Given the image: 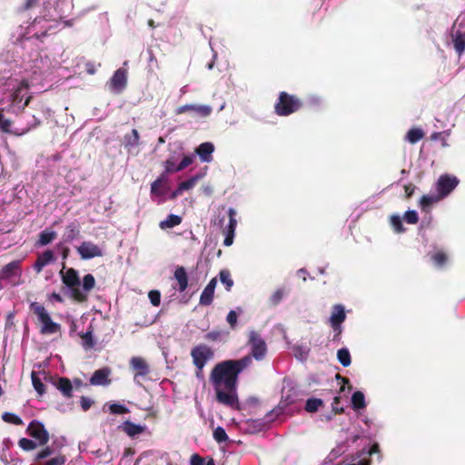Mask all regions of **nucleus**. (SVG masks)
I'll list each match as a JSON object with an SVG mask.
<instances>
[{
  "label": "nucleus",
  "instance_id": "1",
  "mask_svg": "<svg viewBox=\"0 0 465 465\" xmlns=\"http://www.w3.org/2000/svg\"><path fill=\"white\" fill-rule=\"evenodd\" d=\"M251 365L250 357L226 360L217 363L210 373V382L215 391L216 401L225 406L238 409L237 383L239 374Z\"/></svg>",
  "mask_w": 465,
  "mask_h": 465
},
{
  "label": "nucleus",
  "instance_id": "2",
  "mask_svg": "<svg viewBox=\"0 0 465 465\" xmlns=\"http://www.w3.org/2000/svg\"><path fill=\"white\" fill-rule=\"evenodd\" d=\"M459 180L448 174L440 175L436 183V193L423 195L419 203H434L449 195L458 185Z\"/></svg>",
  "mask_w": 465,
  "mask_h": 465
},
{
  "label": "nucleus",
  "instance_id": "3",
  "mask_svg": "<svg viewBox=\"0 0 465 465\" xmlns=\"http://www.w3.org/2000/svg\"><path fill=\"white\" fill-rule=\"evenodd\" d=\"M303 106L301 98L287 92H280L274 104V112L279 116H289L298 112Z\"/></svg>",
  "mask_w": 465,
  "mask_h": 465
},
{
  "label": "nucleus",
  "instance_id": "4",
  "mask_svg": "<svg viewBox=\"0 0 465 465\" xmlns=\"http://www.w3.org/2000/svg\"><path fill=\"white\" fill-rule=\"evenodd\" d=\"M63 283L71 291V297L78 302L87 301V295L84 293L78 287L80 285V278L78 272L74 268H68L64 271V266L60 271Z\"/></svg>",
  "mask_w": 465,
  "mask_h": 465
},
{
  "label": "nucleus",
  "instance_id": "5",
  "mask_svg": "<svg viewBox=\"0 0 465 465\" xmlns=\"http://www.w3.org/2000/svg\"><path fill=\"white\" fill-rule=\"evenodd\" d=\"M193 363L196 368L195 375L199 379L203 378V368L214 356L213 350L203 343L194 346L190 352Z\"/></svg>",
  "mask_w": 465,
  "mask_h": 465
},
{
  "label": "nucleus",
  "instance_id": "6",
  "mask_svg": "<svg viewBox=\"0 0 465 465\" xmlns=\"http://www.w3.org/2000/svg\"><path fill=\"white\" fill-rule=\"evenodd\" d=\"M30 310L37 316L38 321L42 323L40 330L42 334H54L60 331V324L52 321L49 313L42 304L34 302L30 304Z\"/></svg>",
  "mask_w": 465,
  "mask_h": 465
},
{
  "label": "nucleus",
  "instance_id": "7",
  "mask_svg": "<svg viewBox=\"0 0 465 465\" xmlns=\"http://www.w3.org/2000/svg\"><path fill=\"white\" fill-rule=\"evenodd\" d=\"M248 345L251 347V351L245 357H250L251 362L252 361V359H255L256 361H262L265 359L268 351L267 345L258 331L254 330L249 331Z\"/></svg>",
  "mask_w": 465,
  "mask_h": 465
},
{
  "label": "nucleus",
  "instance_id": "8",
  "mask_svg": "<svg viewBox=\"0 0 465 465\" xmlns=\"http://www.w3.org/2000/svg\"><path fill=\"white\" fill-rule=\"evenodd\" d=\"M228 213V223L224 224L225 223V216L218 217V224L223 229V232L225 235V238L223 240V244L225 246H231L233 242L234 239V233H235V228L237 225V221L235 219L236 212L230 208L227 212Z\"/></svg>",
  "mask_w": 465,
  "mask_h": 465
},
{
  "label": "nucleus",
  "instance_id": "9",
  "mask_svg": "<svg viewBox=\"0 0 465 465\" xmlns=\"http://www.w3.org/2000/svg\"><path fill=\"white\" fill-rule=\"evenodd\" d=\"M346 320L344 306L335 304L331 308V314L329 320L330 325L334 331L333 340L339 341L342 332L341 323Z\"/></svg>",
  "mask_w": 465,
  "mask_h": 465
},
{
  "label": "nucleus",
  "instance_id": "10",
  "mask_svg": "<svg viewBox=\"0 0 465 465\" xmlns=\"http://www.w3.org/2000/svg\"><path fill=\"white\" fill-rule=\"evenodd\" d=\"M26 434L39 444V446H45L50 440L49 432L45 429V425L37 420H33L26 428Z\"/></svg>",
  "mask_w": 465,
  "mask_h": 465
},
{
  "label": "nucleus",
  "instance_id": "11",
  "mask_svg": "<svg viewBox=\"0 0 465 465\" xmlns=\"http://www.w3.org/2000/svg\"><path fill=\"white\" fill-rule=\"evenodd\" d=\"M127 85V72L123 68L117 69L109 82V88L112 92L120 94Z\"/></svg>",
  "mask_w": 465,
  "mask_h": 465
},
{
  "label": "nucleus",
  "instance_id": "12",
  "mask_svg": "<svg viewBox=\"0 0 465 465\" xmlns=\"http://www.w3.org/2000/svg\"><path fill=\"white\" fill-rule=\"evenodd\" d=\"M77 252L83 260H89L94 257L103 256L102 249L92 242L85 241L77 247Z\"/></svg>",
  "mask_w": 465,
  "mask_h": 465
},
{
  "label": "nucleus",
  "instance_id": "13",
  "mask_svg": "<svg viewBox=\"0 0 465 465\" xmlns=\"http://www.w3.org/2000/svg\"><path fill=\"white\" fill-rule=\"evenodd\" d=\"M212 107L205 104H184L176 108V114L193 113L201 117H207L212 113Z\"/></svg>",
  "mask_w": 465,
  "mask_h": 465
},
{
  "label": "nucleus",
  "instance_id": "14",
  "mask_svg": "<svg viewBox=\"0 0 465 465\" xmlns=\"http://www.w3.org/2000/svg\"><path fill=\"white\" fill-rule=\"evenodd\" d=\"M22 273L21 262L12 261L0 270V280H10L15 276L20 277Z\"/></svg>",
  "mask_w": 465,
  "mask_h": 465
},
{
  "label": "nucleus",
  "instance_id": "15",
  "mask_svg": "<svg viewBox=\"0 0 465 465\" xmlns=\"http://www.w3.org/2000/svg\"><path fill=\"white\" fill-rule=\"evenodd\" d=\"M129 364L130 368L134 371V379L139 376L145 377L150 373V366L142 357H133Z\"/></svg>",
  "mask_w": 465,
  "mask_h": 465
},
{
  "label": "nucleus",
  "instance_id": "16",
  "mask_svg": "<svg viewBox=\"0 0 465 465\" xmlns=\"http://www.w3.org/2000/svg\"><path fill=\"white\" fill-rule=\"evenodd\" d=\"M111 370L107 367L95 371L90 378V384L94 386H106L111 383L109 375Z\"/></svg>",
  "mask_w": 465,
  "mask_h": 465
},
{
  "label": "nucleus",
  "instance_id": "17",
  "mask_svg": "<svg viewBox=\"0 0 465 465\" xmlns=\"http://www.w3.org/2000/svg\"><path fill=\"white\" fill-rule=\"evenodd\" d=\"M216 283H217L216 278H213L209 282V283L205 286V288L203 289V291L200 296V304L201 305L208 306V305L212 304V302L213 301V294H214Z\"/></svg>",
  "mask_w": 465,
  "mask_h": 465
},
{
  "label": "nucleus",
  "instance_id": "18",
  "mask_svg": "<svg viewBox=\"0 0 465 465\" xmlns=\"http://www.w3.org/2000/svg\"><path fill=\"white\" fill-rule=\"evenodd\" d=\"M168 179L165 173H162L151 186V193L153 195L162 196L167 193Z\"/></svg>",
  "mask_w": 465,
  "mask_h": 465
},
{
  "label": "nucleus",
  "instance_id": "19",
  "mask_svg": "<svg viewBox=\"0 0 465 465\" xmlns=\"http://www.w3.org/2000/svg\"><path fill=\"white\" fill-rule=\"evenodd\" d=\"M450 36L456 53L461 55L465 52V32L460 29H453Z\"/></svg>",
  "mask_w": 465,
  "mask_h": 465
},
{
  "label": "nucleus",
  "instance_id": "20",
  "mask_svg": "<svg viewBox=\"0 0 465 465\" xmlns=\"http://www.w3.org/2000/svg\"><path fill=\"white\" fill-rule=\"evenodd\" d=\"M214 151V145L212 143L205 142L201 143L195 153L199 155L202 162L209 163L212 160V154Z\"/></svg>",
  "mask_w": 465,
  "mask_h": 465
},
{
  "label": "nucleus",
  "instance_id": "21",
  "mask_svg": "<svg viewBox=\"0 0 465 465\" xmlns=\"http://www.w3.org/2000/svg\"><path fill=\"white\" fill-rule=\"evenodd\" d=\"M54 260V252L51 250L45 251L42 254L38 255L34 264V269L36 272H40L45 266Z\"/></svg>",
  "mask_w": 465,
  "mask_h": 465
},
{
  "label": "nucleus",
  "instance_id": "22",
  "mask_svg": "<svg viewBox=\"0 0 465 465\" xmlns=\"http://www.w3.org/2000/svg\"><path fill=\"white\" fill-rule=\"evenodd\" d=\"M55 387L62 392L65 398L73 396V384L72 381L66 377H61L55 383Z\"/></svg>",
  "mask_w": 465,
  "mask_h": 465
},
{
  "label": "nucleus",
  "instance_id": "23",
  "mask_svg": "<svg viewBox=\"0 0 465 465\" xmlns=\"http://www.w3.org/2000/svg\"><path fill=\"white\" fill-rule=\"evenodd\" d=\"M29 89V83L27 80H22L11 95V101L14 104H18L22 102L24 92Z\"/></svg>",
  "mask_w": 465,
  "mask_h": 465
},
{
  "label": "nucleus",
  "instance_id": "24",
  "mask_svg": "<svg viewBox=\"0 0 465 465\" xmlns=\"http://www.w3.org/2000/svg\"><path fill=\"white\" fill-rule=\"evenodd\" d=\"M174 277L179 284V291L184 292L188 287V276L183 267H177L174 272Z\"/></svg>",
  "mask_w": 465,
  "mask_h": 465
},
{
  "label": "nucleus",
  "instance_id": "25",
  "mask_svg": "<svg viewBox=\"0 0 465 465\" xmlns=\"http://www.w3.org/2000/svg\"><path fill=\"white\" fill-rule=\"evenodd\" d=\"M123 430L130 437H134L143 432L144 428L141 425L135 424L130 420H126L122 425Z\"/></svg>",
  "mask_w": 465,
  "mask_h": 465
},
{
  "label": "nucleus",
  "instance_id": "26",
  "mask_svg": "<svg viewBox=\"0 0 465 465\" xmlns=\"http://www.w3.org/2000/svg\"><path fill=\"white\" fill-rule=\"evenodd\" d=\"M80 236V229L79 226L75 223H70L65 227V231L64 233V240L66 242H71L74 239Z\"/></svg>",
  "mask_w": 465,
  "mask_h": 465
},
{
  "label": "nucleus",
  "instance_id": "27",
  "mask_svg": "<svg viewBox=\"0 0 465 465\" xmlns=\"http://www.w3.org/2000/svg\"><path fill=\"white\" fill-rule=\"evenodd\" d=\"M182 223V217L176 214H170L168 217L160 222L159 226L161 229H169L179 225Z\"/></svg>",
  "mask_w": 465,
  "mask_h": 465
},
{
  "label": "nucleus",
  "instance_id": "28",
  "mask_svg": "<svg viewBox=\"0 0 465 465\" xmlns=\"http://www.w3.org/2000/svg\"><path fill=\"white\" fill-rule=\"evenodd\" d=\"M200 175L193 176L185 181H183L179 183L177 190L173 193V195L182 193L183 191H187L189 189H192L197 183V181L200 179Z\"/></svg>",
  "mask_w": 465,
  "mask_h": 465
},
{
  "label": "nucleus",
  "instance_id": "29",
  "mask_svg": "<svg viewBox=\"0 0 465 465\" xmlns=\"http://www.w3.org/2000/svg\"><path fill=\"white\" fill-rule=\"evenodd\" d=\"M54 453L55 451L53 447L45 445V447L35 454L34 460L38 463L54 456Z\"/></svg>",
  "mask_w": 465,
  "mask_h": 465
},
{
  "label": "nucleus",
  "instance_id": "30",
  "mask_svg": "<svg viewBox=\"0 0 465 465\" xmlns=\"http://www.w3.org/2000/svg\"><path fill=\"white\" fill-rule=\"evenodd\" d=\"M66 462V457L65 455L58 452L54 456L45 460L43 461H40L37 463V465H64Z\"/></svg>",
  "mask_w": 465,
  "mask_h": 465
},
{
  "label": "nucleus",
  "instance_id": "31",
  "mask_svg": "<svg viewBox=\"0 0 465 465\" xmlns=\"http://www.w3.org/2000/svg\"><path fill=\"white\" fill-rule=\"evenodd\" d=\"M351 405L354 410H361L365 408V397L364 394L358 391H355L351 396Z\"/></svg>",
  "mask_w": 465,
  "mask_h": 465
},
{
  "label": "nucleus",
  "instance_id": "32",
  "mask_svg": "<svg viewBox=\"0 0 465 465\" xmlns=\"http://www.w3.org/2000/svg\"><path fill=\"white\" fill-rule=\"evenodd\" d=\"M31 380L34 389L36 391L38 395L42 396L45 393V386L38 377L37 373L33 371L31 373Z\"/></svg>",
  "mask_w": 465,
  "mask_h": 465
},
{
  "label": "nucleus",
  "instance_id": "33",
  "mask_svg": "<svg viewBox=\"0 0 465 465\" xmlns=\"http://www.w3.org/2000/svg\"><path fill=\"white\" fill-rule=\"evenodd\" d=\"M337 358H338V361L343 366V367H348L351 365V354H350V351L348 349L346 348H341L337 352Z\"/></svg>",
  "mask_w": 465,
  "mask_h": 465
},
{
  "label": "nucleus",
  "instance_id": "34",
  "mask_svg": "<svg viewBox=\"0 0 465 465\" xmlns=\"http://www.w3.org/2000/svg\"><path fill=\"white\" fill-rule=\"evenodd\" d=\"M56 238V232L54 231L45 230L39 234L38 244L47 245Z\"/></svg>",
  "mask_w": 465,
  "mask_h": 465
},
{
  "label": "nucleus",
  "instance_id": "35",
  "mask_svg": "<svg viewBox=\"0 0 465 465\" xmlns=\"http://www.w3.org/2000/svg\"><path fill=\"white\" fill-rule=\"evenodd\" d=\"M323 405V401L318 398H310L306 401L304 410L307 412H315L318 409Z\"/></svg>",
  "mask_w": 465,
  "mask_h": 465
},
{
  "label": "nucleus",
  "instance_id": "36",
  "mask_svg": "<svg viewBox=\"0 0 465 465\" xmlns=\"http://www.w3.org/2000/svg\"><path fill=\"white\" fill-rule=\"evenodd\" d=\"M424 137V132L420 128H411L407 134V139L411 143H416Z\"/></svg>",
  "mask_w": 465,
  "mask_h": 465
},
{
  "label": "nucleus",
  "instance_id": "37",
  "mask_svg": "<svg viewBox=\"0 0 465 465\" xmlns=\"http://www.w3.org/2000/svg\"><path fill=\"white\" fill-rule=\"evenodd\" d=\"M18 446L25 451H31L35 450L39 444L35 440L27 438H21L18 440Z\"/></svg>",
  "mask_w": 465,
  "mask_h": 465
},
{
  "label": "nucleus",
  "instance_id": "38",
  "mask_svg": "<svg viewBox=\"0 0 465 465\" xmlns=\"http://www.w3.org/2000/svg\"><path fill=\"white\" fill-rule=\"evenodd\" d=\"M80 337L84 340V347L91 349L94 346L95 342L93 338V327L89 326L86 332L80 333Z\"/></svg>",
  "mask_w": 465,
  "mask_h": 465
},
{
  "label": "nucleus",
  "instance_id": "39",
  "mask_svg": "<svg viewBox=\"0 0 465 465\" xmlns=\"http://www.w3.org/2000/svg\"><path fill=\"white\" fill-rule=\"evenodd\" d=\"M431 261L437 267H443L448 262V256L444 252L438 251L431 255Z\"/></svg>",
  "mask_w": 465,
  "mask_h": 465
},
{
  "label": "nucleus",
  "instance_id": "40",
  "mask_svg": "<svg viewBox=\"0 0 465 465\" xmlns=\"http://www.w3.org/2000/svg\"><path fill=\"white\" fill-rule=\"evenodd\" d=\"M220 281L225 285L226 291H231L233 286V281L228 270H222L219 273Z\"/></svg>",
  "mask_w": 465,
  "mask_h": 465
},
{
  "label": "nucleus",
  "instance_id": "41",
  "mask_svg": "<svg viewBox=\"0 0 465 465\" xmlns=\"http://www.w3.org/2000/svg\"><path fill=\"white\" fill-rule=\"evenodd\" d=\"M95 285V279L93 274L88 273L85 274L83 278V291L84 293L87 295V293L94 289Z\"/></svg>",
  "mask_w": 465,
  "mask_h": 465
},
{
  "label": "nucleus",
  "instance_id": "42",
  "mask_svg": "<svg viewBox=\"0 0 465 465\" xmlns=\"http://www.w3.org/2000/svg\"><path fill=\"white\" fill-rule=\"evenodd\" d=\"M2 420L6 423H11L14 425H22V419L15 413L12 412H4L2 415Z\"/></svg>",
  "mask_w": 465,
  "mask_h": 465
},
{
  "label": "nucleus",
  "instance_id": "43",
  "mask_svg": "<svg viewBox=\"0 0 465 465\" xmlns=\"http://www.w3.org/2000/svg\"><path fill=\"white\" fill-rule=\"evenodd\" d=\"M285 291L283 289L276 290L269 298V303L271 306H277L283 299Z\"/></svg>",
  "mask_w": 465,
  "mask_h": 465
},
{
  "label": "nucleus",
  "instance_id": "44",
  "mask_svg": "<svg viewBox=\"0 0 465 465\" xmlns=\"http://www.w3.org/2000/svg\"><path fill=\"white\" fill-rule=\"evenodd\" d=\"M213 439L218 442V443H223L225 441L228 440V436H227V433L225 431V430L223 428V427H217L214 430H213Z\"/></svg>",
  "mask_w": 465,
  "mask_h": 465
},
{
  "label": "nucleus",
  "instance_id": "45",
  "mask_svg": "<svg viewBox=\"0 0 465 465\" xmlns=\"http://www.w3.org/2000/svg\"><path fill=\"white\" fill-rule=\"evenodd\" d=\"M109 411L112 414H125L129 412L127 407L119 403H112L109 405Z\"/></svg>",
  "mask_w": 465,
  "mask_h": 465
},
{
  "label": "nucleus",
  "instance_id": "46",
  "mask_svg": "<svg viewBox=\"0 0 465 465\" xmlns=\"http://www.w3.org/2000/svg\"><path fill=\"white\" fill-rule=\"evenodd\" d=\"M391 224L396 232H404L402 222L399 215H392L391 217Z\"/></svg>",
  "mask_w": 465,
  "mask_h": 465
},
{
  "label": "nucleus",
  "instance_id": "47",
  "mask_svg": "<svg viewBox=\"0 0 465 465\" xmlns=\"http://www.w3.org/2000/svg\"><path fill=\"white\" fill-rule=\"evenodd\" d=\"M139 133L136 129H133L130 135H125V140L128 145H138L139 144Z\"/></svg>",
  "mask_w": 465,
  "mask_h": 465
},
{
  "label": "nucleus",
  "instance_id": "48",
  "mask_svg": "<svg viewBox=\"0 0 465 465\" xmlns=\"http://www.w3.org/2000/svg\"><path fill=\"white\" fill-rule=\"evenodd\" d=\"M403 218L410 224H416L419 221L418 213L415 211H407Z\"/></svg>",
  "mask_w": 465,
  "mask_h": 465
},
{
  "label": "nucleus",
  "instance_id": "49",
  "mask_svg": "<svg viewBox=\"0 0 465 465\" xmlns=\"http://www.w3.org/2000/svg\"><path fill=\"white\" fill-rule=\"evenodd\" d=\"M238 314L235 311H230L227 314L226 321L232 330H234L237 325Z\"/></svg>",
  "mask_w": 465,
  "mask_h": 465
},
{
  "label": "nucleus",
  "instance_id": "50",
  "mask_svg": "<svg viewBox=\"0 0 465 465\" xmlns=\"http://www.w3.org/2000/svg\"><path fill=\"white\" fill-rule=\"evenodd\" d=\"M151 303L153 306H158L161 302V293L157 290L150 291L148 293Z\"/></svg>",
  "mask_w": 465,
  "mask_h": 465
},
{
  "label": "nucleus",
  "instance_id": "51",
  "mask_svg": "<svg viewBox=\"0 0 465 465\" xmlns=\"http://www.w3.org/2000/svg\"><path fill=\"white\" fill-rule=\"evenodd\" d=\"M164 167H165V172L163 173H165L166 176H167V173H174V172L180 171V170H178V165H176L175 163L171 159H168L164 162Z\"/></svg>",
  "mask_w": 465,
  "mask_h": 465
},
{
  "label": "nucleus",
  "instance_id": "52",
  "mask_svg": "<svg viewBox=\"0 0 465 465\" xmlns=\"http://www.w3.org/2000/svg\"><path fill=\"white\" fill-rule=\"evenodd\" d=\"M193 155H185L178 164V170L182 171L193 163Z\"/></svg>",
  "mask_w": 465,
  "mask_h": 465
},
{
  "label": "nucleus",
  "instance_id": "53",
  "mask_svg": "<svg viewBox=\"0 0 465 465\" xmlns=\"http://www.w3.org/2000/svg\"><path fill=\"white\" fill-rule=\"evenodd\" d=\"M340 401H341V397H339V396L334 397L333 401L331 403L332 412L334 414H341V413H343V411H344L342 407H341V408L339 407Z\"/></svg>",
  "mask_w": 465,
  "mask_h": 465
},
{
  "label": "nucleus",
  "instance_id": "54",
  "mask_svg": "<svg viewBox=\"0 0 465 465\" xmlns=\"http://www.w3.org/2000/svg\"><path fill=\"white\" fill-rule=\"evenodd\" d=\"M12 124H13L12 120L5 119L4 117L2 122H1V124H0V129L2 130V132L9 134V133H11V126H12Z\"/></svg>",
  "mask_w": 465,
  "mask_h": 465
},
{
  "label": "nucleus",
  "instance_id": "55",
  "mask_svg": "<svg viewBox=\"0 0 465 465\" xmlns=\"http://www.w3.org/2000/svg\"><path fill=\"white\" fill-rule=\"evenodd\" d=\"M93 403H94V401L85 396H82L80 398V404H81L83 411H88L91 408V406L93 405Z\"/></svg>",
  "mask_w": 465,
  "mask_h": 465
},
{
  "label": "nucleus",
  "instance_id": "56",
  "mask_svg": "<svg viewBox=\"0 0 465 465\" xmlns=\"http://www.w3.org/2000/svg\"><path fill=\"white\" fill-rule=\"evenodd\" d=\"M221 331H212L205 334V339L208 341H215L221 338Z\"/></svg>",
  "mask_w": 465,
  "mask_h": 465
},
{
  "label": "nucleus",
  "instance_id": "57",
  "mask_svg": "<svg viewBox=\"0 0 465 465\" xmlns=\"http://www.w3.org/2000/svg\"><path fill=\"white\" fill-rule=\"evenodd\" d=\"M191 465H203L204 460L198 454H193L190 460Z\"/></svg>",
  "mask_w": 465,
  "mask_h": 465
},
{
  "label": "nucleus",
  "instance_id": "58",
  "mask_svg": "<svg viewBox=\"0 0 465 465\" xmlns=\"http://www.w3.org/2000/svg\"><path fill=\"white\" fill-rule=\"evenodd\" d=\"M405 194L407 198H411V196L414 193L416 190V186L412 183H410L408 185H405L404 187Z\"/></svg>",
  "mask_w": 465,
  "mask_h": 465
},
{
  "label": "nucleus",
  "instance_id": "59",
  "mask_svg": "<svg viewBox=\"0 0 465 465\" xmlns=\"http://www.w3.org/2000/svg\"><path fill=\"white\" fill-rule=\"evenodd\" d=\"M380 452V447L377 443H374L371 448H370V450H369V454L370 455H373L374 453H379Z\"/></svg>",
  "mask_w": 465,
  "mask_h": 465
},
{
  "label": "nucleus",
  "instance_id": "60",
  "mask_svg": "<svg viewBox=\"0 0 465 465\" xmlns=\"http://www.w3.org/2000/svg\"><path fill=\"white\" fill-rule=\"evenodd\" d=\"M341 381L343 383V385L341 387V391H344V385L347 384L349 386V390L351 391L352 389V386L351 385V382H350V380L346 377L344 378H341Z\"/></svg>",
  "mask_w": 465,
  "mask_h": 465
},
{
  "label": "nucleus",
  "instance_id": "61",
  "mask_svg": "<svg viewBox=\"0 0 465 465\" xmlns=\"http://www.w3.org/2000/svg\"><path fill=\"white\" fill-rule=\"evenodd\" d=\"M52 299H54L57 302H63V298L59 293L53 292L51 295Z\"/></svg>",
  "mask_w": 465,
  "mask_h": 465
},
{
  "label": "nucleus",
  "instance_id": "62",
  "mask_svg": "<svg viewBox=\"0 0 465 465\" xmlns=\"http://www.w3.org/2000/svg\"><path fill=\"white\" fill-rule=\"evenodd\" d=\"M37 0H25V8L29 9L35 5Z\"/></svg>",
  "mask_w": 465,
  "mask_h": 465
},
{
  "label": "nucleus",
  "instance_id": "63",
  "mask_svg": "<svg viewBox=\"0 0 465 465\" xmlns=\"http://www.w3.org/2000/svg\"><path fill=\"white\" fill-rule=\"evenodd\" d=\"M74 384L76 389H79L84 385L82 380H80L79 378L74 380Z\"/></svg>",
  "mask_w": 465,
  "mask_h": 465
},
{
  "label": "nucleus",
  "instance_id": "64",
  "mask_svg": "<svg viewBox=\"0 0 465 465\" xmlns=\"http://www.w3.org/2000/svg\"><path fill=\"white\" fill-rule=\"evenodd\" d=\"M69 252H70L69 248L68 247H64L63 252H62L63 258L66 259L67 256L69 255Z\"/></svg>",
  "mask_w": 465,
  "mask_h": 465
}]
</instances>
